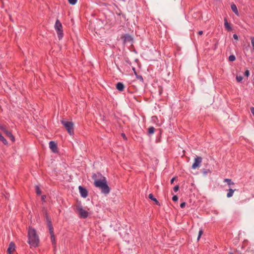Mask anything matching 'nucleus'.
Here are the masks:
<instances>
[{
  "label": "nucleus",
  "instance_id": "obj_1",
  "mask_svg": "<svg viewBox=\"0 0 254 254\" xmlns=\"http://www.w3.org/2000/svg\"><path fill=\"white\" fill-rule=\"evenodd\" d=\"M96 188L100 190L101 193L105 195L108 194L111 191L106 178L100 173L96 174Z\"/></svg>",
  "mask_w": 254,
  "mask_h": 254
},
{
  "label": "nucleus",
  "instance_id": "obj_2",
  "mask_svg": "<svg viewBox=\"0 0 254 254\" xmlns=\"http://www.w3.org/2000/svg\"><path fill=\"white\" fill-rule=\"evenodd\" d=\"M28 243L31 247H37L39 243V238L35 229L30 227L28 230Z\"/></svg>",
  "mask_w": 254,
  "mask_h": 254
},
{
  "label": "nucleus",
  "instance_id": "obj_3",
  "mask_svg": "<svg viewBox=\"0 0 254 254\" xmlns=\"http://www.w3.org/2000/svg\"><path fill=\"white\" fill-rule=\"evenodd\" d=\"M75 212L78 214L80 217L85 218L88 215V212L83 209L80 204H77L75 207Z\"/></svg>",
  "mask_w": 254,
  "mask_h": 254
},
{
  "label": "nucleus",
  "instance_id": "obj_4",
  "mask_svg": "<svg viewBox=\"0 0 254 254\" xmlns=\"http://www.w3.org/2000/svg\"><path fill=\"white\" fill-rule=\"evenodd\" d=\"M61 123L64 126L68 132L70 134H72L73 133V124L71 122H68L65 120H62Z\"/></svg>",
  "mask_w": 254,
  "mask_h": 254
},
{
  "label": "nucleus",
  "instance_id": "obj_5",
  "mask_svg": "<svg viewBox=\"0 0 254 254\" xmlns=\"http://www.w3.org/2000/svg\"><path fill=\"white\" fill-rule=\"evenodd\" d=\"M202 162V158L201 157L197 156L194 158V163H193L191 168L195 169L199 167Z\"/></svg>",
  "mask_w": 254,
  "mask_h": 254
},
{
  "label": "nucleus",
  "instance_id": "obj_6",
  "mask_svg": "<svg viewBox=\"0 0 254 254\" xmlns=\"http://www.w3.org/2000/svg\"><path fill=\"white\" fill-rule=\"evenodd\" d=\"M78 189L81 196L84 198L86 197L88 194L87 190L81 186H79Z\"/></svg>",
  "mask_w": 254,
  "mask_h": 254
},
{
  "label": "nucleus",
  "instance_id": "obj_7",
  "mask_svg": "<svg viewBox=\"0 0 254 254\" xmlns=\"http://www.w3.org/2000/svg\"><path fill=\"white\" fill-rule=\"evenodd\" d=\"M49 147L53 152H56L57 151V144L54 141H51L50 142Z\"/></svg>",
  "mask_w": 254,
  "mask_h": 254
},
{
  "label": "nucleus",
  "instance_id": "obj_8",
  "mask_svg": "<svg viewBox=\"0 0 254 254\" xmlns=\"http://www.w3.org/2000/svg\"><path fill=\"white\" fill-rule=\"evenodd\" d=\"M15 250V245L13 243L11 242L9 245V247L7 249V253L8 254H12V252Z\"/></svg>",
  "mask_w": 254,
  "mask_h": 254
},
{
  "label": "nucleus",
  "instance_id": "obj_9",
  "mask_svg": "<svg viewBox=\"0 0 254 254\" xmlns=\"http://www.w3.org/2000/svg\"><path fill=\"white\" fill-rule=\"evenodd\" d=\"M55 28L56 31L62 30V24L59 20H57L55 25Z\"/></svg>",
  "mask_w": 254,
  "mask_h": 254
},
{
  "label": "nucleus",
  "instance_id": "obj_10",
  "mask_svg": "<svg viewBox=\"0 0 254 254\" xmlns=\"http://www.w3.org/2000/svg\"><path fill=\"white\" fill-rule=\"evenodd\" d=\"M231 8L232 10L235 13L236 15H237V16L239 15V13L236 4H235L234 3H232L231 5Z\"/></svg>",
  "mask_w": 254,
  "mask_h": 254
},
{
  "label": "nucleus",
  "instance_id": "obj_11",
  "mask_svg": "<svg viewBox=\"0 0 254 254\" xmlns=\"http://www.w3.org/2000/svg\"><path fill=\"white\" fill-rule=\"evenodd\" d=\"M224 26L228 31H231L232 30V27L230 24L228 22L226 18H224Z\"/></svg>",
  "mask_w": 254,
  "mask_h": 254
},
{
  "label": "nucleus",
  "instance_id": "obj_12",
  "mask_svg": "<svg viewBox=\"0 0 254 254\" xmlns=\"http://www.w3.org/2000/svg\"><path fill=\"white\" fill-rule=\"evenodd\" d=\"M116 88L119 91H122L125 88V86L122 82H118L116 84Z\"/></svg>",
  "mask_w": 254,
  "mask_h": 254
},
{
  "label": "nucleus",
  "instance_id": "obj_13",
  "mask_svg": "<svg viewBox=\"0 0 254 254\" xmlns=\"http://www.w3.org/2000/svg\"><path fill=\"white\" fill-rule=\"evenodd\" d=\"M5 134L9 137V138L10 139V140L12 141H15V138H14V137L13 136V135L12 134V133H11V132L8 131L7 130H6L5 132H4Z\"/></svg>",
  "mask_w": 254,
  "mask_h": 254
},
{
  "label": "nucleus",
  "instance_id": "obj_14",
  "mask_svg": "<svg viewBox=\"0 0 254 254\" xmlns=\"http://www.w3.org/2000/svg\"><path fill=\"white\" fill-rule=\"evenodd\" d=\"M235 190H233L232 189H229L228 190V192L227 194V197L228 198L232 197Z\"/></svg>",
  "mask_w": 254,
  "mask_h": 254
},
{
  "label": "nucleus",
  "instance_id": "obj_15",
  "mask_svg": "<svg viewBox=\"0 0 254 254\" xmlns=\"http://www.w3.org/2000/svg\"><path fill=\"white\" fill-rule=\"evenodd\" d=\"M148 197L149 199H151L152 200L154 201V202H156V203L157 204H159V202L157 200L156 198H155L154 196H153V195L152 194V193H150L148 195Z\"/></svg>",
  "mask_w": 254,
  "mask_h": 254
},
{
  "label": "nucleus",
  "instance_id": "obj_16",
  "mask_svg": "<svg viewBox=\"0 0 254 254\" xmlns=\"http://www.w3.org/2000/svg\"><path fill=\"white\" fill-rule=\"evenodd\" d=\"M224 182L227 183L229 186L234 185V183L232 182L231 179H225Z\"/></svg>",
  "mask_w": 254,
  "mask_h": 254
},
{
  "label": "nucleus",
  "instance_id": "obj_17",
  "mask_svg": "<svg viewBox=\"0 0 254 254\" xmlns=\"http://www.w3.org/2000/svg\"><path fill=\"white\" fill-rule=\"evenodd\" d=\"M57 35H58V37L59 39H61L63 37V30H59V31H57Z\"/></svg>",
  "mask_w": 254,
  "mask_h": 254
},
{
  "label": "nucleus",
  "instance_id": "obj_18",
  "mask_svg": "<svg viewBox=\"0 0 254 254\" xmlns=\"http://www.w3.org/2000/svg\"><path fill=\"white\" fill-rule=\"evenodd\" d=\"M134 73L137 79H139L141 82H143V78L140 75H138L136 72L134 71Z\"/></svg>",
  "mask_w": 254,
  "mask_h": 254
},
{
  "label": "nucleus",
  "instance_id": "obj_19",
  "mask_svg": "<svg viewBox=\"0 0 254 254\" xmlns=\"http://www.w3.org/2000/svg\"><path fill=\"white\" fill-rule=\"evenodd\" d=\"M0 140L4 144H7V141L4 137L0 133Z\"/></svg>",
  "mask_w": 254,
  "mask_h": 254
},
{
  "label": "nucleus",
  "instance_id": "obj_20",
  "mask_svg": "<svg viewBox=\"0 0 254 254\" xmlns=\"http://www.w3.org/2000/svg\"><path fill=\"white\" fill-rule=\"evenodd\" d=\"M154 131H155V128L153 127H151L148 128V133L149 134H153V133H154Z\"/></svg>",
  "mask_w": 254,
  "mask_h": 254
},
{
  "label": "nucleus",
  "instance_id": "obj_21",
  "mask_svg": "<svg viewBox=\"0 0 254 254\" xmlns=\"http://www.w3.org/2000/svg\"><path fill=\"white\" fill-rule=\"evenodd\" d=\"M48 225L49 227L50 233L51 234V235H52V234H53L54 232H53V229L51 226V222H49Z\"/></svg>",
  "mask_w": 254,
  "mask_h": 254
},
{
  "label": "nucleus",
  "instance_id": "obj_22",
  "mask_svg": "<svg viewBox=\"0 0 254 254\" xmlns=\"http://www.w3.org/2000/svg\"><path fill=\"white\" fill-rule=\"evenodd\" d=\"M236 60L235 56L233 55H230L229 57V60L231 62H233Z\"/></svg>",
  "mask_w": 254,
  "mask_h": 254
},
{
  "label": "nucleus",
  "instance_id": "obj_23",
  "mask_svg": "<svg viewBox=\"0 0 254 254\" xmlns=\"http://www.w3.org/2000/svg\"><path fill=\"white\" fill-rule=\"evenodd\" d=\"M243 77L242 76H236V80L238 82H240L242 81Z\"/></svg>",
  "mask_w": 254,
  "mask_h": 254
},
{
  "label": "nucleus",
  "instance_id": "obj_24",
  "mask_svg": "<svg viewBox=\"0 0 254 254\" xmlns=\"http://www.w3.org/2000/svg\"><path fill=\"white\" fill-rule=\"evenodd\" d=\"M51 241L52 242V244L53 245H55L56 244V243H55V237L54 235V234H52L51 236Z\"/></svg>",
  "mask_w": 254,
  "mask_h": 254
},
{
  "label": "nucleus",
  "instance_id": "obj_25",
  "mask_svg": "<svg viewBox=\"0 0 254 254\" xmlns=\"http://www.w3.org/2000/svg\"><path fill=\"white\" fill-rule=\"evenodd\" d=\"M68 2L72 5H74L76 3L77 0H68Z\"/></svg>",
  "mask_w": 254,
  "mask_h": 254
},
{
  "label": "nucleus",
  "instance_id": "obj_26",
  "mask_svg": "<svg viewBox=\"0 0 254 254\" xmlns=\"http://www.w3.org/2000/svg\"><path fill=\"white\" fill-rule=\"evenodd\" d=\"M36 193H37V194L39 195L41 193V190H40L39 187L38 186H36Z\"/></svg>",
  "mask_w": 254,
  "mask_h": 254
},
{
  "label": "nucleus",
  "instance_id": "obj_27",
  "mask_svg": "<svg viewBox=\"0 0 254 254\" xmlns=\"http://www.w3.org/2000/svg\"><path fill=\"white\" fill-rule=\"evenodd\" d=\"M0 129L4 132L7 130L6 127L1 125H0Z\"/></svg>",
  "mask_w": 254,
  "mask_h": 254
},
{
  "label": "nucleus",
  "instance_id": "obj_28",
  "mask_svg": "<svg viewBox=\"0 0 254 254\" xmlns=\"http://www.w3.org/2000/svg\"><path fill=\"white\" fill-rule=\"evenodd\" d=\"M251 44L253 48V50H254V37H252L251 38Z\"/></svg>",
  "mask_w": 254,
  "mask_h": 254
},
{
  "label": "nucleus",
  "instance_id": "obj_29",
  "mask_svg": "<svg viewBox=\"0 0 254 254\" xmlns=\"http://www.w3.org/2000/svg\"><path fill=\"white\" fill-rule=\"evenodd\" d=\"M244 74L245 76L248 77L249 75H250V71L248 69H247L245 73H244Z\"/></svg>",
  "mask_w": 254,
  "mask_h": 254
},
{
  "label": "nucleus",
  "instance_id": "obj_30",
  "mask_svg": "<svg viewBox=\"0 0 254 254\" xmlns=\"http://www.w3.org/2000/svg\"><path fill=\"white\" fill-rule=\"evenodd\" d=\"M179 186H178V185H177V186H175V187H174V189H173L174 191L175 192H177V191H178V190H179Z\"/></svg>",
  "mask_w": 254,
  "mask_h": 254
},
{
  "label": "nucleus",
  "instance_id": "obj_31",
  "mask_svg": "<svg viewBox=\"0 0 254 254\" xmlns=\"http://www.w3.org/2000/svg\"><path fill=\"white\" fill-rule=\"evenodd\" d=\"M172 200L174 201H177L178 200V197L177 195H174L172 197Z\"/></svg>",
  "mask_w": 254,
  "mask_h": 254
},
{
  "label": "nucleus",
  "instance_id": "obj_32",
  "mask_svg": "<svg viewBox=\"0 0 254 254\" xmlns=\"http://www.w3.org/2000/svg\"><path fill=\"white\" fill-rule=\"evenodd\" d=\"M186 205V202H182V203H181V204H180V207H181V208H184V207H185Z\"/></svg>",
  "mask_w": 254,
  "mask_h": 254
},
{
  "label": "nucleus",
  "instance_id": "obj_33",
  "mask_svg": "<svg viewBox=\"0 0 254 254\" xmlns=\"http://www.w3.org/2000/svg\"><path fill=\"white\" fill-rule=\"evenodd\" d=\"M233 38L235 40H238V36H237V34H235L233 35Z\"/></svg>",
  "mask_w": 254,
  "mask_h": 254
},
{
  "label": "nucleus",
  "instance_id": "obj_34",
  "mask_svg": "<svg viewBox=\"0 0 254 254\" xmlns=\"http://www.w3.org/2000/svg\"><path fill=\"white\" fill-rule=\"evenodd\" d=\"M251 111L252 114L254 116V107H251Z\"/></svg>",
  "mask_w": 254,
  "mask_h": 254
},
{
  "label": "nucleus",
  "instance_id": "obj_35",
  "mask_svg": "<svg viewBox=\"0 0 254 254\" xmlns=\"http://www.w3.org/2000/svg\"><path fill=\"white\" fill-rule=\"evenodd\" d=\"M202 233H203V231H202V230H201H201H199V233H198V235H199V236H201V235L202 234Z\"/></svg>",
  "mask_w": 254,
  "mask_h": 254
},
{
  "label": "nucleus",
  "instance_id": "obj_36",
  "mask_svg": "<svg viewBox=\"0 0 254 254\" xmlns=\"http://www.w3.org/2000/svg\"><path fill=\"white\" fill-rule=\"evenodd\" d=\"M45 198H46V195H42V196H41V199H42V200L43 201H45Z\"/></svg>",
  "mask_w": 254,
  "mask_h": 254
},
{
  "label": "nucleus",
  "instance_id": "obj_37",
  "mask_svg": "<svg viewBox=\"0 0 254 254\" xmlns=\"http://www.w3.org/2000/svg\"><path fill=\"white\" fill-rule=\"evenodd\" d=\"M174 180H175V178H173L171 180V184H173L174 183Z\"/></svg>",
  "mask_w": 254,
  "mask_h": 254
},
{
  "label": "nucleus",
  "instance_id": "obj_38",
  "mask_svg": "<svg viewBox=\"0 0 254 254\" xmlns=\"http://www.w3.org/2000/svg\"><path fill=\"white\" fill-rule=\"evenodd\" d=\"M122 136L124 137V138H125V139H127V138H126V135H125V134H124V133H122Z\"/></svg>",
  "mask_w": 254,
  "mask_h": 254
},
{
  "label": "nucleus",
  "instance_id": "obj_39",
  "mask_svg": "<svg viewBox=\"0 0 254 254\" xmlns=\"http://www.w3.org/2000/svg\"><path fill=\"white\" fill-rule=\"evenodd\" d=\"M202 34H203V31H199L198 32V34H199V35H202Z\"/></svg>",
  "mask_w": 254,
  "mask_h": 254
},
{
  "label": "nucleus",
  "instance_id": "obj_40",
  "mask_svg": "<svg viewBox=\"0 0 254 254\" xmlns=\"http://www.w3.org/2000/svg\"><path fill=\"white\" fill-rule=\"evenodd\" d=\"M126 40L130 39L131 37L129 36H127V37H126Z\"/></svg>",
  "mask_w": 254,
  "mask_h": 254
},
{
  "label": "nucleus",
  "instance_id": "obj_41",
  "mask_svg": "<svg viewBox=\"0 0 254 254\" xmlns=\"http://www.w3.org/2000/svg\"><path fill=\"white\" fill-rule=\"evenodd\" d=\"M207 171H206V170H204V172H203V174H204V175H206V174H207Z\"/></svg>",
  "mask_w": 254,
  "mask_h": 254
},
{
  "label": "nucleus",
  "instance_id": "obj_42",
  "mask_svg": "<svg viewBox=\"0 0 254 254\" xmlns=\"http://www.w3.org/2000/svg\"><path fill=\"white\" fill-rule=\"evenodd\" d=\"M201 236H199V235H198V237H197V240H199V239H200Z\"/></svg>",
  "mask_w": 254,
  "mask_h": 254
},
{
  "label": "nucleus",
  "instance_id": "obj_43",
  "mask_svg": "<svg viewBox=\"0 0 254 254\" xmlns=\"http://www.w3.org/2000/svg\"><path fill=\"white\" fill-rule=\"evenodd\" d=\"M230 254H232V253H230Z\"/></svg>",
  "mask_w": 254,
  "mask_h": 254
}]
</instances>
